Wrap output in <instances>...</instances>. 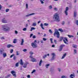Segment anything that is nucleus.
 Returning a JSON list of instances; mask_svg holds the SVG:
<instances>
[{"mask_svg":"<svg viewBox=\"0 0 78 78\" xmlns=\"http://www.w3.org/2000/svg\"><path fill=\"white\" fill-rule=\"evenodd\" d=\"M53 19L54 21L57 22H59L60 21L59 16V14L58 13H55L54 15H53Z\"/></svg>","mask_w":78,"mask_h":78,"instance_id":"1","label":"nucleus"},{"mask_svg":"<svg viewBox=\"0 0 78 78\" xmlns=\"http://www.w3.org/2000/svg\"><path fill=\"white\" fill-rule=\"evenodd\" d=\"M2 30L6 32H9L10 31V27L8 26L6 24L2 25Z\"/></svg>","mask_w":78,"mask_h":78,"instance_id":"2","label":"nucleus"},{"mask_svg":"<svg viewBox=\"0 0 78 78\" xmlns=\"http://www.w3.org/2000/svg\"><path fill=\"white\" fill-rule=\"evenodd\" d=\"M56 34L57 38H59L60 34H59V33L57 29L55 30V32L54 34V36H55Z\"/></svg>","mask_w":78,"mask_h":78,"instance_id":"3","label":"nucleus"},{"mask_svg":"<svg viewBox=\"0 0 78 78\" xmlns=\"http://www.w3.org/2000/svg\"><path fill=\"white\" fill-rule=\"evenodd\" d=\"M34 42V43H31V45L33 48H37V44H36L37 43V41L36 40H35Z\"/></svg>","mask_w":78,"mask_h":78,"instance_id":"4","label":"nucleus"},{"mask_svg":"<svg viewBox=\"0 0 78 78\" xmlns=\"http://www.w3.org/2000/svg\"><path fill=\"white\" fill-rule=\"evenodd\" d=\"M51 55L52 57L51 59V61H53L55 60V58H56V57H55L56 56L55 54V53H52L51 54Z\"/></svg>","mask_w":78,"mask_h":78,"instance_id":"5","label":"nucleus"},{"mask_svg":"<svg viewBox=\"0 0 78 78\" xmlns=\"http://www.w3.org/2000/svg\"><path fill=\"white\" fill-rule=\"evenodd\" d=\"M30 58H31V61H32V62H36L37 61L36 59H35V58H34L33 57V55H31L30 56Z\"/></svg>","mask_w":78,"mask_h":78,"instance_id":"6","label":"nucleus"},{"mask_svg":"<svg viewBox=\"0 0 78 78\" xmlns=\"http://www.w3.org/2000/svg\"><path fill=\"white\" fill-rule=\"evenodd\" d=\"M69 11V7H67L66 8V10L64 11V12L66 16H68V11Z\"/></svg>","mask_w":78,"mask_h":78,"instance_id":"7","label":"nucleus"},{"mask_svg":"<svg viewBox=\"0 0 78 78\" xmlns=\"http://www.w3.org/2000/svg\"><path fill=\"white\" fill-rule=\"evenodd\" d=\"M11 73L12 74V75L14 77H16V72L14 71H12L11 72Z\"/></svg>","mask_w":78,"mask_h":78,"instance_id":"8","label":"nucleus"},{"mask_svg":"<svg viewBox=\"0 0 78 78\" xmlns=\"http://www.w3.org/2000/svg\"><path fill=\"white\" fill-rule=\"evenodd\" d=\"M2 22L3 23H8V22H7V20H5V18H3L2 20Z\"/></svg>","mask_w":78,"mask_h":78,"instance_id":"9","label":"nucleus"},{"mask_svg":"<svg viewBox=\"0 0 78 78\" xmlns=\"http://www.w3.org/2000/svg\"><path fill=\"white\" fill-rule=\"evenodd\" d=\"M65 45L64 44H62L61 45L60 47V48L59 49V51H62V48L63 47H65Z\"/></svg>","mask_w":78,"mask_h":78,"instance_id":"10","label":"nucleus"},{"mask_svg":"<svg viewBox=\"0 0 78 78\" xmlns=\"http://www.w3.org/2000/svg\"><path fill=\"white\" fill-rule=\"evenodd\" d=\"M4 51L3 49H0V55H2L4 53Z\"/></svg>","mask_w":78,"mask_h":78,"instance_id":"11","label":"nucleus"},{"mask_svg":"<svg viewBox=\"0 0 78 78\" xmlns=\"http://www.w3.org/2000/svg\"><path fill=\"white\" fill-rule=\"evenodd\" d=\"M2 55L3 58H5L7 56V54H6V52H4L2 54Z\"/></svg>","mask_w":78,"mask_h":78,"instance_id":"12","label":"nucleus"},{"mask_svg":"<svg viewBox=\"0 0 78 78\" xmlns=\"http://www.w3.org/2000/svg\"><path fill=\"white\" fill-rule=\"evenodd\" d=\"M23 43H24V40L23 39H21V41L20 44L21 45H23Z\"/></svg>","mask_w":78,"mask_h":78,"instance_id":"13","label":"nucleus"},{"mask_svg":"<svg viewBox=\"0 0 78 78\" xmlns=\"http://www.w3.org/2000/svg\"><path fill=\"white\" fill-rule=\"evenodd\" d=\"M34 14H35V13H31L30 14H29V15H26V17H28L29 16H32L33 15H34Z\"/></svg>","mask_w":78,"mask_h":78,"instance_id":"14","label":"nucleus"},{"mask_svg":"<svg viewBox=\"0 0 78 78\" xmlns=\"http://www.w3.org/2000/svg\"><path fill=\"white\" fill-rule=\"evenodd\" d=\"M27 64H28L27 63H24L23 66V67H24V68H27Z\"/></svg>","mask_w":78,"mask_h":78,"instance_id":"15","label":"nucleus"},{"mask_svg":"<svg viewBox=\"0 0 78 78\" xmlns=\"http://www.w3.org/2000/svg\"><path fill=\"white\" fill-rule=\"evenodd\" d=\"M76 14H77V12L76 11H75L74 12V17H76Z\"/></svg>","mask_w":78,"mask_h":78,"instance_id":"16","label":"nucleus"},{"mask_svg":"<svg viewBox=\"0 0 78 78\" xmlns=\"http://www.w3.org/2000/svg\"><path fill=\"white\" fill-rule=\"evenodd\" d=\"M66 55H67V54L66 53H65L64 54L63 56L62 57V58H61V59H64V58H65V57H66Z\"/></svg>","mask_w":78,"mask_h":78,"instance_id":"17","label":"nucleus"},{"mask_svg":"<svg viewBox=\"0 0 78 78\" xmlns=\"http://www.w3.org/2000/svg\"><path fill=\"white\" fill-rule=\"evenodd\" d=\"M50 66V64H47L45 65V67L46 69H48V66Z\"/></svg>","mask_w":78,"mask_h":78,"instance_id":"18","label":"nucleus"},{"mask_svg":"<svg viewBox=\"0 0 78 78\" xmlns=\"http://www.w3.org/2000/svg\"><path fill=\"white\" fill-rule=\"evenodd\" d=\"M37 25V24H36V23H33L32 25V26H33V27H36V26Z\"/></svg>","mask_w":78,"mask_h":78,"instance_id":"19","label":"nucleus"},{"mask_svg":"<svg viewBox=\"0 0 78 78\" xmlns=\"http://www.w3.org/2000/svg\"><path fill=\"white\" fill-rule=\"evenodd\" d=\"M73 48H76L77 47V46L76 44H73Z\"/></svg>","mask_w":78,"mask_h":78,"instance_id":"20","label":"nucleus"},{"mask_svg":"<svg viewBox=\"0 0 78 78\" xmlns=\"http://www.w3.org/2000/svg\"><path fill=\"white\" fill-rule=\"evenodd\" d=\"M40 27H41L42 29V30L44 29V27H43V24H42V23H41V24Z\"/></svg>","mask_w":78,"mask_h":78,"instance_id":"21","label":"nucleus"},{"mask_svg":"<svg viewBox=\"0 0 78 78\" xmlns=\"http://www.w3.org/2000/svg\"><path fill=\"white\" fill-rule=\"evenodd\" d=\"M63 38H64V37H60L59 38V42H61V41H62V39H63Z\"/></svg>","mask_w":78,"mask_h":78,"instance_id":"22","label":"nucleus"},{"mask_svg":"<svg viewBox=\"0 0 78 78\" xmlns=\"http://www.w3.org/2000/svg\"><path fill=\"white\" fill-rule=\"evenodd\" d=\"M17 42V39H15L13 40V43L14 44H16Z\"/></svg>","mask_w":78,"mask_h":78,"instance_id":"23","label":"nucleus"},{"mask_svg":"<svg viewBox=\"0 0 78 78\" xmlns=\"http://www.w3.org/2000/svg\"><path fill=\"white\" fill-rule=\"evenodd\" d=\"M42 61V59H41L39 63V66H41Z\"/></svg>","mask_w":78,"mask_h":78,"instance_id":"24","label":"nucleus"},{"mask_svg":"<svg viewBox=\"0 0 78 78\" xmlns=\"http://www.w3.org/2000/svg\"><path fill=\"white\" fill-rule=\"evenodd\" d=\"M36 30V28H35L33 27H31V29H30V31H33V30Z\"/></svg>","mask_w":78,"mask_h":78,"instance_id":"25","label":"nucleus"},{"mask_svg":"<svg viewBox=\"0 0 78 78\" xmlns=\"http://www.w3.org/2000/svg\"><path fill=\"white\" fill-rule=\"evenodd\" d=\"M47 55L46 54L43 57V59H45V58H46V57H47Z\"/></svg>","mask_w":78,"mask_h":78,"instance_id":"26","label":"nucleus"},{"mask_svg":"<svg viewBox=\"0 0 78 78\" xmlns=\"http://www.w3.org/2000/svg\"><path fill=\"white\" fill-rule=\"evenodd\" d=\"M16 59H17V57H16V56H15L13 57V60H14V61H16Z\"/></svg>","mask_w":78,"mask_h":78,"instance_id":"27","label":"nucleus"},{"mask_svg":"<svg viewBox=\"0 0 78 78\" xmlns=\"http://www.w3.org/2000/svg\"><path fill=\"white\" fill-rule=\"evenodd\" d=\"M49 32L51 34H52L53 33V32L51 31V29H50L49 30Z\"/></svg>","mask_w":78,"mask_h":78,"instance_id":"28","label":"nucleus"},{"mask_svg":"<svg viewBox=\"0 0 78 78\" xmlns=\"http://www.w3.org/2000/svg\"><path fill=\"white\" fill-rule=\"evenodd\" d=\"M9 11V9H6L5 10V12H8Z\"/></svg>","mask_w":78,"mask_h":78,"instance_id":"29","label":"nucleus"},{"mask_svg":"<svg viewBox=\"0 0 78 78\" xmlns=\"http://www.w3.org/2000/svg\"><path fill=\"white\" fill-rule=\"evenodd\" d=\"M10 47V44H8L7 46V48H9Z\"/></svg>","mask_w":78,"mask_h":78,"instance_id":"30","label":"nucleus"},{"mask_svg":"<svg viewBox=\"0 0 78 78\" xmlns=\"http://www.w3.org/2000/svg\"><path fill=\"white\" fill-rule=\"evenodd\" d=\"M49 9H52L53 7H52V5H50L49 6Z\"/></svg>","mask_w":78,"mask_h":78,"instance_id":"31","label":"nucleus"},{"mask_svg":"<svg viewBox=\"0 0 78 78\" xmlns=\"http://www.w3.org/2000/svg\"><path fill=\"white\" fill-rule=\"evenodd\" d=\"M16 67H18L19 66V62H17L15 65Z\"/></svg>","mask_w":78,"mask_h":78,"instance_id":"32","label":"nucleus"},{"mask_svg":"<svg viewBox=\"0 0 78 78\" xmlns=\"http://www.w3.org/2000/svg\"><path fill=\"white\" fill-rule=\"evenodd\" d=\"M44 26H46V27H47V26L48 25V24L45 23H44Z\"/></svg>","mask_w":78,"mask_h":78,"instance_id":"33","label":"nucleus"},{"mask_svg":"<svg viewBox=\"0 0 78 78\" xmlns=\"http://www.w3.org/2000/svg\"><path fill=\"white\" fill-rule=\"evenodd\" d=\"M63 41L64 42V43H65V44H67V45H68V43H67L66 42V41H65V40H63Z\"/></svg>","mask_w":78,"mask_h":78,"instance_id":"34","label":"nucleus"},{"mask_svg":"<svg viewBox=\"0 0 78 78\" xmlns=\"http://www.w3.org/2000/svg\"><path fill=\"white\" fill-rule=\"evenodd\" d=\"M26 9H28V4H26Z\"/></svg>","mask_w":78,"mask_h":78,"instance_id":"35","label":"nucleus"},{"mask_svg":"<svg viewBox=\"0 0 78 78\" xmlns=\"http://www.w3.org/2000/svg\"><path fill=\"white\" fill-rule=\"evenodd\" d=\"M10 53H12V52L13 51H14V50H13V49H11L10 50Z\"/></svg>","mask_w":78,"mask_h":78,"instance_id":"36","label":"nucleus"},{"mask_svg":"<svg viewBox=\"0 0 78 78\" xmlns=\"http://www.w3.org/2000/svg\"><path fill=\"white\" fill-rule=\"evenodd\" d=\"M23 51H24V52H26V51H27V49H24L23 50Z\"/></svg>","mask_w":78,"mask_h":78,"instance_id":"37","label":"nucleus"},{"mask_svg":"<svg viewBox=\"0 0 78 78\" xmlns=\"http://www.w3.org/2000/svg\"><path fill=\"white\" fill-rule=\"evenodd\" d=\"M58 30L61 31V32H63V30H62V29H59Z\"/></svg>","mask_w":78,"mask_h":78,"instance_id":"38","label":"nucleus"},{"mask_svg":"<svg viewBox=\"0 0 78 78\" xmlns=\"http://www.w3.org/2000/svg\"><path fill=\"white\" fill-rule=\"evenodd\" d=\"M65 24V21H63L62 22V25H64Z\"/></svg>","mask_w":78,"mask_h":78,"instance_id":"39","label":"nucleus"},{"mask_svg":"<svg viewBox=\"0 0 78 78\" xmlns=\"http://www.w3.org/2000/svg\"><path fill=\"white\" fill-rule=\"evenodd\" d=\"M40 1L41 3V4H44V2L42 0H40Z\"/></svg>","mask_w":78,"mask_h":78,"instance_id":"40","label":"nucleus"},{"mask_svg":"<svg viewBox=\"0 0 78 78\" xmlns=\"http://www.w3.org/2000/svg\"><path fill=\"white\" fill-rule=\"evenodd\" d=\"M23 31H27V28H24L23 29Z\"/></svg>","mask_w":78,"mask_h":78,"instance_id":"41","label":"nucleus"},{"mask_svg":"<svg viewBox=\"0 0 78 78\" xmlns=\"http://www.w3.org/2000/svg\"><path fill=\"white\" fill-rule=\"evenodd\" d=\"M29 53H30V55H33L34 53H33V52H32V51H30L29 52Z\"/></svg>","mask_w":78,"mask_h":78,"instance_id":"42","label":"nucleus"},{"mask_svg":"<svg viewBox=\"0 0 78 78\" xmlns=\"http://www.w3.org/2000/svg\"><path fill=\"white\" fill-rule=\"evenodd\" d=\"M36 72V70H33L32 72H31V73H33L34 72Z\"/></svg>","mask_w":78,"mask_h":78,"instance_id":"43","label":"nucleus"},{"mask_svg":"<svg viewBox=\"0 0 78 78\" xmlns=\"http://www.w3.org/2000/svg\"><path fill=\"white\" fill-rule=\"evenodd\" d=\"M19 55V52L18 51H16V55L18 56Z\"/></svg>","mask_w":78,"mask_h":78,"instance_id":"44","label":"nucleus"},{"mask_svg":"<svg viewBox=\"0 0 78 78\" xmlns=\"http://www.w3.org/2000/svg\"><path fill=\"white\" fill-rule=\"evenodd\" d=\"M54 9L55 10V11H58V9L56 7L54 8Z\"/></svg>","mask_w":78,"mask_h":78,"instance_id":"45","label":"nucleus"},{"mask_svg":"<svg viewBox=\"0 0 78 78\" xmlns=\"http://www.w3.org/2000/svg\"><path fill=\"white\" fill-rule=\"evenodd\" d=\"M65 40H66V42H68V40H67V38L66 37H65L64 38Z\"/></svg>","mask_w":78,"mask_h":78,"instance_id":"46","label":"nucleus"},{"mask_svg":"<svg viewBox=\"0 0 78 78\" xmlns=\"http://www.w3.org/2000/svg\"><path fill=\"white\" fill-rule=\"evenodd\" d=\"M43 40L44 41H47V39L45 38H43Z\"/></svg>","mask_w":78,"mask_h":78,"instance_id":"47","label":"nucleus"},{"mask_svg":"<svg viewBox=\"0 0 78 78\" xmlns=\"http://www.w3.org/2000/svg\"><path fill=\"white\" fill-rule=\"evenodd\" d=\"M14 54H12V55H11L10 56V58H12V57L13 56H14Z\"/></svg>","mask_w":78,"mask_h":78,"instance_id":"48","label":"nucleus"},{"mask_svg":"<svg viewBox=\"0 0 78 78\" xmlns=\"http://www.w3.org/2000/svg\"><path fill=\"white\" fill-rule=\"evenodd\" d=\"M61 78H66V76H62Z\"/></svg>","mask_w":78,"mask_h":78,"instance_id":"49","label":"nucleus"},{"mask_svg":"<svg viewBox=\"0 0 78 78\" xmlns=\"http://www.w3.org/2000/svg\"><path fill=\"white\" fill-rule=\"evenodd\" d=\"M50 40L51 42V43H53V38H51Z\"/></svg>","mask_w":78,"mask_h":78,"instance_id":"50","label":"nucleus"},{"mask_svg":"<svg viewBox=\"0 0 78 78\" xmlns=\"http://www.w3.org/2000/svg\"><path fill=\"white\" fill-rule=\"evenodd\" d=\"M58 70L59 71V72H61V69L58 68Z\"/></svg>","mask_w":78,"mask_h":78,"instance_id":"51","label":"nucleus"},{"mask_svg":"<svg viewBox=\"0 0 78 78\" xmlns=\"http://www.w3.org/2000/svg\"><path fill=\"white\" fill-rule=\"evenodd\" d=\"M20 64H21V65H22V66H23V62H20Z\"/></svg>","mask_w":78,"mask_h":78,"instance_id":"52","label":"nucleus"},{"mask_svg":"<svg viewBox=\"0 0 78 78\" xmlns=\"http://www.w3.org/2000/svg\"><path fill=\"white\" fill-rule=\"evenodd\" d=\"M33 36V34H31L30 35V37H31Z\"/></svg>","mask_w":78,"mask_h":78,"instance_id":"53","label":"nucleus"},{"mask_svg":"<svg viewBox=\"0 0 78 78\" xmlns=\"http://www.w3.org/2000/svg\"><path fill=\"white\" fill-rule=\"evenodd\" d=\"M76 24H77V25H78V20H76Z\"/></svg>","mask_w":78,"mask_h":78,"instance_id":"54","label":"nucleus"},{"mask_svg":"<svg viewBox=\"0 0 78 78\" xmlns=\"http://www.w3.org/2000/svg\"><path fill=\"white\" fill-rule=\"evenodd\" d=\"M31 77V76H30V75H28L27 76V77L28 78H30Z\"/></svg>","mask_w":78,"mask_h":78,"instance_id":"55","label":"nucleus"},{"mask_svg":"<svg viewBox=\"0 0 78 78\" xmlns=\"http://www.w3.org/2000/svg\"><path fill=\"white\" fill-rule=\"evenodd\" d=\"M2 6L1 5V4H0V10H1L2 9Z\"/></svg>","mask_w":78,"mask_h":78,"instance_id":"56","label":"nucleus"},{"mask_svg":"<svg viewBox=\"0 0 78 78\" xmlns=\"http://www.w3.org/2000/svg\"><path fill=\"white\" fill-rule=\"evenodd\" d=\"M33 39H35L36 38V36L35 35H34L33 36Z\"/></svg>","mask_w":78,"mask_h":78,"instance_id":"57","label":"nucleus"},{"mask_svg":"<svg viewBox=\"0 0 78 78\" xmlns=\"http://www.w3.org/2000/svg\"><path fill=\"white\" fill-rule=\"evenodd\" d=\"M28 27V23H27L26 24V27L27 28Z\"/></svg>","mask_w":78,"mask_h":78,"instance_id":"58","label":"nucleus"},{"mask_svg":"<svg viewBox=\"0 0 78 78\" xmlns=\"http://www.w3.org/2000/svg\"><path fill=\"white\" fill-rule=\"evenodd\" d=\"M74 52L75 53H76V49H74Z\"/></svg>","mask_w":78,"mask_h":78,"instance_id":"59","label":"nucleus"},{"mask_svg":"<svg viewBox=\"0 0 78 78\" xmlns=\"http://www.w3.org/2000/svg\"><path fill=\"white\" fill-rule=\"evenodd\" d=\"M15 34H18V32H17V30H15Z\"/></svg>","mask_w":78,"mask_h":78,"instance_id":"60","label":"nucleus"},{"mask_svg":"<svg viewBox=\"0 0 78 78\" xmlns=\"http://www.w3.org/2000/svg\"><path fill=\"white\" fill-rule=\"evenodd\" d=\"M1 39H5V38L4 37H2L1 38Z\"/></svg>","mask_w":78,"mask_h":78,"instance_id":"61","label":"nucleus"},{"mask_svg":"<svg viewBox=\"0 0 78 78\" xmlns=\"http://www.w3.org/2000/svg\"><path fill=\"white\" fill-rule=\"evenodd\" d=\"M54 42H55V44H57V41H56V40H55Z\"/></svg>","mask_w":78,"mask_h":78,"instance_id":"62","label":"nucleus"},{"mask_svg":"<svg viewBox=\"0 0 78 78\" xmlns=\"http://www.w3.org/2000/svg\"><path fill=\"white\" fill-rule=\"evenodd\" d=\"M10 47H14V46L10 44Z\"/></svg>","mask_w":78,"mask_h":78,"instance_id":"63","label":"nucleus"},{"mask_svg":"<svg viewBox=\"0 0 78 78\" xmlns=\"http://www.w3.org/2000/svg\"><path fill=\"white\" fill-rule=\"evenodd\" d=\"M55 47V45L54 44H53L52 45V47Z\"/></svg>","mask_w":78,"mask_h":78,"instance_id":"64","label":"nucleus"}]
</instances>
